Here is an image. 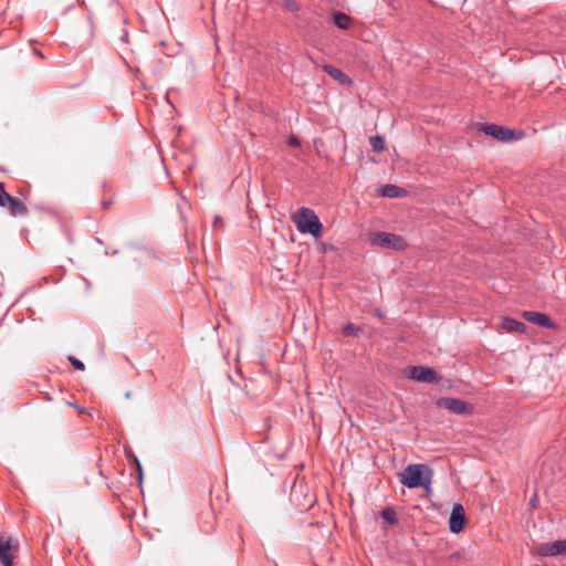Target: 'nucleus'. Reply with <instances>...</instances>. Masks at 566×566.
Returning <instances> with one entry per match:
<instances>
[{
	"instance_id": "nucleus-19",
	"label": "nucleus",
	"mask_w": 566,
	"mask_h": 566,
	"mask_svg": "<svg viewBox=\"0 0 566 566\" xmlns=\"http://www.w3.org/2000/svg\"><path fill=\"white\" fill-rule=\"evenodd\" d=\"M358 328L354 324H346L343 328V333L347 336L355 335Z\"/></svg>"
},
{
	"instance_id": "nucleus-8",
	"label": "nucleus",
	"mask_w": 566,
	"mask_h": 566,
	"mask_svg": "<svg viewBox=\"0 0 566 566\" xmlns=\"http://www.w3.org/2000/svg\"><path fill=\"white\" fill-rule=\"evenodd\" d=\"M17 542L12 538L0 536V564L2 566H12V549L17 548Z\"/></svg>"
},
{
	"instance_id": "nucleus-11",
	"label": "nucleus",
	"mask_w": 566,
	"mask_h": 566,
	"mask_svg": "<svg viewBox=\"0 0 566 566\" xmlns=\"http://www.w3.org/2000/svg\"><path fill=\"white\" fill-rule=\"evenodd\" d=\"M522 316L530 323H533L535 325L542 326V327H553V323L551 322L549 317L543 313L539 312H533V311H524L522 313Z\"/></svg>"
},
{
	"instance_id": "nucleus-9",
	"label": "nucleus",
	"mask_w": 566,
	"mask_h": 566,
	"mask_svg": "<svg viewBox=\"0 0 566 566\" xmlns=\"http://www.w3.org/2000/svg\"><path fill=\"white\" fill-rule=\"evenodd\" d=\"M536 552L542 556L566 554V539L541 544L537 546Z\"/></svg>"
},
{
	"instance_id": "nucleus-17",
	"label": "nucleus",
	"mask_w": 566,
	"mask_h": 566,
	"mask_svg": "<svg viewBox=\"0 0 566 566\" xmlns=\"http://www.w3.org/2000/svg\"><path fill=\"white\" fill-rule=\"evenodd\" d=\"M381 517L387 521L388 523H395L396 521V513L391 509H385L381 511Z\"/></svg>"
},
{
	"instance_id": "nucleus-6",
	"label": "nucleus",
	"mask_w": 566,
	"mask_h": 566,
	"mask_svg": "<svg viewBox=\"0 0 566 566\" xmlns=\"http://www.w3.org/2000/svg\"><path fill=\"white\" fill-rule=\"evenodd\" d=\"M408 377L421 382H434L437 380L436 371L430 367L413 366L408 369Z\"/></svg>"
},
{
	"instance_id": "nucleus-16",
	"label": "nucleus",
	"mask_w": 566,
	"mask_h": 566,
	"mask_svg": "<svg viewBox=\"0 0 566 566\" xmlns=\"http://www.w3.org/2000/svg\"><path fill=\"white\" fill-rule=\"evenodd\" d=\"M370 145L374 151H382L385 149V139L381 136L370 137Z\"/></svg>"
},
{
	"instance_id": "nucleus-10",
	"label": "nucleus",
	"mask_w": 566,
	"mask_h": 566,
	"mask_svg": "<svg viewBox=\"0 0 566 566\" xmlns=\"http://www.w3.org/2000/svg\"><path fill=\"white\" fill-rule=\"evenodd\" d=\"M465 521L464 509L461 504H454L451 511L449 527L454 534L460 533L463 530Z\"/></svg>"
},
{
	"instance_id": "nucleus-4",
	"label": "nucleus",
	"mask_w": 566,
	"mask_h": 566,
	"mask_svg": "<svg viewBox=\"0 0 566 566\" xmlns=\"http://www.w3.org/2000/svg\"><path fill=\"white\" fill-rule=\"evenodd\" d=\"M481 130L484 134L492 136L495 139L501 140V142L516 140L522 135L521 132H516L514 129L499 126L496 124H484L481 127Z\"/></svg>"
},
{
	"instance_id": "nucleus-24",
	"label": "nucleus",
	"mask_w": 566,
	"mask_h": 566,
	"mask_svg": "<svg viewBox=\"0 0 566 566\" xmlns=\"http://www.w3.org/2000/svg\"><path fill=\"white\" fill-rule=\"evenodd\" d=\"M222 228V221L220 217H216L213 221V229L218 230Z\"/></svg>"
},
{
	"instance_id": "nucleus-14",
	"label": "nucleus",
	"mask_w": 566,
	"mask_h": 566,
	"mask_svg": "<svg viewBox=\"0 0 566 566\" xmlns=\"http://www.w3.org/2000/svg\"><path fill=\"white\" fill-rule=\"evenodd\" d=\"M406 191L396 185H385L379 189V195L386 198H400Z\"/></svg>"
},
{
	"instance_id": "nucleus-18",
	"label": "nucleus",
	"mask_w": 566,
	"mask_h": 566,
	"mask_svg": "<svg viewBox=\"0 0 566 566\" xmlns=\"http://www.w3.org/2000/svg\"><path fill=\"white\" fill-rule=\"evenodd\" d=\"M283 7L291 12H295L300 9L298 4L294 0H284Z\"/></svg>"
},
{
	"instance_id": "nucleus-22",
	"label": "nucleus",
	"mask_w": 566,
	"mask_h": 566,
	"mask_svg": "<svg viewBox=\"0 0 566 566\" xmlns=\"http://www.w3.org/2000/svg\"><path fill=\"white\" fill-rule=\"evenodd\" d=\"M145 254H146L145 251L138 250V251L134 252V255L132 256V259L139 263L143 260V258L145 256Z\"/></svg>"
},
{
	"instance_id": "nucleus-7",
	"label": "nucleus",
	"mask_w": 566,
	"mask_h": 566,
	"mask_svg": "<svg viewBox=\"0 0 566 566\" xmlns=\"http://www.w3.org/2000/svg\"><path fill=\"white\" fill-rule=\"evenodd\" d=\"M437 405L457 415H465L470 411L469 405L465 401L458 398H440L438 399Z\"/></svg>"
},
{
	"instance_id": "nucleus-23",
	"label": "nucleus",
	"mask_w": 566,
	"mask_h": 566,
	"mask_svg": "<svg viewBox=\"0 0 566 566\" xmlns=\"http://www.w3.org/2000/svg\"><path fill=\"white\" fill-rule=\"evenodd\" d=\"M289 145L293 146V147H298L300 146V140L297 139V137L291 136L289 138Z\"/></svg>"
},
{
	"instance_id": "nucleus-26",
	"label": "nucleus",
	"mask_w": 566,
	"mask_h": 566,
	"mask_svg": "<svg viewBox=\"0 0 566 566\" xmlns=\"http://www.w3.org/2000/svg\"><path fill=\"white\" fill-rule=\"evenodd\" d=\"M117 252H118L117 250H109V249L105 250L106 255H115V254H117Z\"/></svg>"
},
{
	"instance_id": "nucleus-20",
	"label": "nucleus",
	"mask_w": 566,
	"mask_h": 566,
	"mask_svg": "<svg viewBox=\"0 0 566 566\" xmlns=\"http://www.w3.org/2000/svg\"><path fill=\"white\" fill-rule=\"evenodd\" d=\"M69 360H70V363L72 364V366H73L75 369H77V370H84V369H85L84 364H83L81 360H78L77 358H75V357L71 356V357L69 358Z\"/></svg>"
},
{
	"instance_id": "nucleus-5",
	"label": "nucleus",
	"mask_w": 566,
	"mask_h": 566,
	"mask_svg": "<svg viewBox=\"0 0 566 566\" xmlns=\"http://www.w3.org/2000/svg\"><path fill=\"white\" fill-rule=\"evenodd\" d=\"M0 207L7 208L12 216H24L28 212L23 202L20 199L10 196L2 184H0Z\"/></svg>"
},
{
	"instance_id": "nucleus-28",
	"label": "nucleus",
	"mask_w": 566,
	"mask_h": 566,
	"mask_svg": "<svg viewBox=\"0 0 566 566\" xmlns=\"http://www.w3.org/2000/svg\"><path fill=\"white\" fill-rule=\"evenodd\" d=\"M536 501H537V497H536V495H535V496L531 500V504H532L533 506H535Z\"/></svg>"
},
{
	"instance_id": "nucleus-15",
	"label": "nucleus",
	"mask_w": 566,
	"mask_h": 566,
	"mask_svg": "<svg viewBox=\"0 0 566 566\" xmlns=\"http://www.w3.org/2000/svg\"><path fill=\"white\" fill-rule=\"evenodd\" d=\"M333 22L342 30H347L350 28L352 18L343 12H335L333 14Z\"/></svg>"
},
{
	"instance_id": "nucleus-12",
	"label": "nucleus",
	"mask_w": 566,
	"mask_h": 566,
	"mask_svg": "<svg viewBox=\"0 0 566 566\" xmlns=\"http://www.w3.org/2000/svg\"><path fill=\"white\" fill-rule=\"evenodd\" d=\"M501 329L506 333H524L526 331V326L520 321L505 317L502 319Z\"/></svg>"
},
{
	"instance_id": "nucleus-13",
	"label": "nucleus",
	"mask_w": 566,
	"mask_h": 566,
	"mask_svg": "<svg viewBox=\"0 0 566 566\" xmlns=\"http://www.w3.org/2000/svg\"><path fill=\"white\" fill-rule=\"evenodd\" d=\"M323 70L332 76L335 81H337L339 84L343 85H349L352 83V80L347 74H345L342 70L334 67L332 65L325 64L323 66Z\"/></svg>"
},
{
	"instance_id": "nucleus-25",
	"label": "nucleus",
	"mask_w": 566,
	"mask_h": 566,
	"mask_svg": "<svg viewBox=\"0 0 566 566\" xmlns=\"http://www.w3.org/2000/svg\"><path fill=\"white\" fill-rule=\"evenodd\" d=\"M134 461H135V464H136V469L138 471L139 480H142V478H143V470H142L140 462L138 461L137 458H134Z\"/></svg>"
},
{
	"instance_id": "nucleus-21",
	"label": "nucleus",
	"mask_w": 566,
	"mask_h": 566,
	"mask_svg": "<svg viewBox=\"0 0 566 566\" xmlns=\"http://www.w3.org/2000/svg\"><path fill=\"white\" fill-rule=\"evenodd\" d=\"M56 273H57V275L56 276L52 275L51 279L44 277V281H45L44 283H49V281H52L53 283H59L62 280L63 270L57 269Z\"/></svg>"
},
{
	"instance_id": "nucleus-3",
	"label": "nucleus",
	"mask_w": 566,
	"mask_h": 566,
	"mask_svg": "<svg viewBox=\"0 0 566 566\" xmlns=\"http://www.w3.org/2000/svg\"><path fill=\"white\" fill-rule=\"evenodd\" d=\"M369 242L374 247L395 251H402L407 248V242L401 235L384 231L371 232Z\"/></svg>"
},
{
	"instance_id": "nucleus-2",
	"label": "nucleus",
	"mask_w": 566,
	"mask_h": 566,
	"mask_svg": "<svg viewBox=\"0 0 566 566\" xmlns=\"http://www.w3.org/2000/svg\"><path fill=\"white\" fill-rule=\"evenodd\" d=\"M292 221L301 233H310L318 238L322 232V223L311 208L302 207L292 216Z\"/></svg>"
},
{
	"instance_id": "nucleus-1",
	"label": "nucleus",
	"mask_w": 566,
	"mask_h": 566,
	"mask_svg": "<svg viewBox=\"0 0 566 566\" xmlns=\"http://www.w3.org/2000/svg\"><path fill=\"white\" fill-rule=\"evenodd\" d=\"M433 471L427 464H409L399 473V482L408 489L422 488L431 492Z\"/></svg>"
},
{
	"instance_id": "nucleus-27",
	"label": "nucleus",
	"mask_w": 566,
	"mask_h": 566,
	"mask_svg": "<svg viewBox=\"0 0 566 566\" xmlns=\"http://www.w3.org/2000/svg\"><path fill=\"white\" fill-rule=\"evenodd\" d=\"M34 54L39 56L40 59H44V55L40 51H34Z\"/></svg>"
}]
</instances>
